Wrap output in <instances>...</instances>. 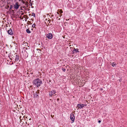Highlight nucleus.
I'll list each match as a JSON object with an SVG mask.
<instances>
[{
  "instance_id": "f257e3e1",
  "label": "nucleus",
  "mask_w": 127,
  "mask_h": 127,
  "mask_svg": "<svg viewBox=\"0 0 127 127\" xmlns=\"http://www.w3.org/2000/svg\"><path fill=\"white\" fill-rule=\"evenodd\" d=\"M33 84L36 86L37 87L40 86L42 83V81L40 79L37 78L34 80L33 82Z\"/></svg>"
},
{
  "instance_id": "f03ea898",
  "label": "nucleus",
  "mask_w": 127,
  "mask_h": 127,
  "mask_svg": "<svg viewBox=\"0 0 127 127\" xmlns=\"http://www.w3.org/2000/svg\"><path fill=\"white\" fill-rule=\"evenodd\" d=\"M56 93V92L55 90H52L50 92H49V95H50V98H51V97H52V96H54L55 95H57L55 94V95H54V94H55Z\"/></svg>"
},
{
  "instance_id": "7ed1b4c3",
  "label": "nucleus",
  "mask_w": 127,
  "mask_h": 127,
  "mask_svg": "<svg viewBox=\"0 0 127 127\" xmlns=\"http://www.w3.org/2000/svg\"><path fill=\"white\" fill-rule=\"evenodd\" d=\"M20 6V5L19 4V3L18 2H16L15 4H13V7L16 10H17Z\"/></svg>"
},
{
  "instance_id": "20e7f679",
  "label": "nucleus",
  "mask_w": 127,
  "mask_h": 127,
  "mask_svg": "<svg viewBox=\"0 0 127 127\" xmlns=\"http://www.w3.org/2000/svg\"><path fill=\"white\" fill-rule=\"evenodd\" d=\"M70 118L72 121L71 123H73L75 120V117L73 114L71 113L70 114Z\"/></svg>"
},
{
  "instance_id": "39448f33",
  "label": "nucleus",
  "mask_w": 127,
  "mask_h": 127,
  "mask_svg": "<svg viewBox=\"0 0 127 127\" xmlns=\"http://www.w3.org/2000/svg\"><path fill=\"white\" fill-rule=\"evenodd\" d=\"M39 92V90H38L36 92H35V93H33L34 96L35 97L37 98L38 97Z\"/></svg>"
},
{
  "instance_id": "423d86ee",
  "label": "nucleus",
  "mask_w": 127,
  "mask_h": 127,
  "mask_svg": "<svg viewBox=\"0 0 127 127\" xmlns=\"http://www.w3.org/2000/svg\"><path fill=\"white\" fill-rule=\"evenodd\" d=\"M46 36L47 38L50 39H52L53 38L52 34L51 33H49L46 34Z\"/></svg>"
},
{
  "instance_id": "0eeeda50",
  "label": "nucleus",
  "mask_w": 127,
  "mask_h": 127,
  "mask_svg": "<svg viewBox=\"0 0 127 127\" xmlns=\"http://www.w3.org/2000/svg\"><path fill=\"white\" fill-rule=\"evenodd\" d=\"M86 105H85L83 104H79L77 105V107L78 108V109L79 108H83L84 106H86Z\"/></svg>"
},
{
  "instance_id": "6e6552de",
  "label": "nucleus",
  "mask_w": 127,
  "mask_h": 127,
  "mask_svg": "<svg viewBox=\"0 0 127 127\" xmlns=\"http://www.w3.org/2000/svg\"><path fill=\"white\" fill-rule=\"evenodd\" d=\"M16 53L14 54V56H15V62L17 61L19 59V57Z\"/></svg>"
},
{
  "instance_id": "1a4fd4ad",
  "label": "nucleus",
  "mask_w": 127,
  "mask_h": 127,
  "mask_svg": "<svg viewBox=\"0 0 127 127\" xmlns=\"http://www.w3.org/2000/svg\"><path fill=\"white\" fill-rule=\"evenodd\" d=\"M8 33L10 35H12L13 34V32L12 29H10L8 31Z\"/></svg>"
},
{
  "instance_id": "9d476101",
  "label": "nucleus",
  "mask_w": 127,
  "mask_h": 127,
  "mask_svg": "<svg viewBox=\"0 0 127 127\" xmlns=\"http://www.w3.org/2000/svg\"><path fill=\"white\" fill-rule=\"evenodd\" d=\"M73 51L74 52H73V53H77L79 52L78 49H75L74 48Z\"/></svg>"
},
{
  "instance_id": "9b49d317",
  "label": "nucleus",
  "mask_w": 127,
  "mask_h": 127,
  "mask_svg": "<svg viewBox=\"0 0 127 127\" xmlns=\"http://www.w3.org/2000/svg\"><path fill=\"white\" fill-rule=\"evenodd\" d=\"M26 32L28 33H30L31 32V31L29 29H27L26 30Z\"/></svg>"
},
{
  "instance_id": "f8f14e48",
  "label": "nucleus",
  "mask_w": 127,
  "mask_h": 127,
  "mask_svg": "<svg viewBox=\"0 0 127 127\" xmlns=\"http://www.w3.org/2000/svg\"><path fill=\"white\" fill-rule=\"evenodd\" d=\"M32 16H33L34 17H35V14L33 13H32Z\"/></svg>"
},
{
  "instance_id": "ddd939ff",
  "label": "nucleus",
  "mask_w": 127,
  "mask_h": 127,
  "mask_svg": "<svg viewBox=\"0 0 127 127\" xmlns=\"http://www.w3.org/2000/svg\"><path fill=\"white\" fill-rule=\"evenodd\" d=\"M112 64V66L114 67L115 65V64L114 63H113Z\"/></svg>"
},
{
  "instance_id": "4468645a",
  "label": "nucleus",
  "mask_w": 127,
  "mask_h": 127,
  "mask_svg": "<svg viewBox=\"0 0 127 127\" xmlns=\"http://www.w3.org/2000/svg\"><path fill=\"white\" fill-rule=\"evenodd\" d=\"M36 26V24H34L32 25V27L33 28H35Z\"/></svg>"
},
{
  "instance_id": "2eb2a0df",
  "label": "nucleus",
  "mask_w": 127,
  "mask_h": 127,
  "mask_svg": "<svg viewBox=\"0 0 127 127\" xmlns=\"http://www.w3.org/2000/svg\"><path fill=\"white\" fill-rule=\"evenodd\" d=\"M12 58H13V59H14L15 58V56H14V55H12Z\"/></svg>"
},
{
  "instance_id": "dca6fc26",
  "label": "nucleus",
  "mask_w": 127,
  "mask_h": 127,
  "mask_svg": "<svg viewBox=\"0 0 127 127\" xmlns=\"http://www.w3.org/2000/svg\"><path fill=\"white\" fill-rule=\"evenodd\" d=\"M21 2L23 4H25L26 5V3L24 1H23V0H22Z\"/></svg>"
},
{
  "instance_id": "f3484780",
  "label": "nucleus",
  "mask_w": 127,
  "mask_h": 127,
  "mask_svg": "<svg viewBox=\"0 0 127 127\" xmlns=\"http://www.w3.org/2000/svg\"><path fill=\"white\" fill-rule=\"evenodd\" d=\"M59 12H60V13H61L63 12V11L62 10H58V11H59Z\"/></svg>"
},
{
  "instance_id": "a211bd4d",
  "label": "nucleus",
  "mask_w": 127,
  "mask_h": 127,
  "mask_svg": "<svg viewBox=\"0 0 127 127\" xmlns=\"http://www.w3.org/2000/svg\"><path fill=\"white\" fill-rule=\"evenodd\" d=\"M12 7L13 6L12 5H10V9H11L12 8Z\"/></svg>"
},
{
  "instance_id": "6ab92c4d",
  "label": "nucleus",
  "mask_w": 127,
  "mask_h": 127,
  "mask_svg": "<svg viewBox=\"0 0 127 127\" xmlns=\"http://www.w3.org/2000/svg\"><path fill=\"white\" fill-rule=\"evenodd\" d=\"M28 56V55L27 54L26 55H25L24 57L25 58H26V57H27Z\"/></svg>"
},
{
  "instance_id": "aec40b11",
  "label": "nucleus",
  "mask_w": 127,
  "mask_h": 127,
  "mask_svg": "<svg viewBox=\"0 0 127 127\" xmlns=\"http://www.w3.org/2000/svg\"><path fill=\"white\" fill-rule=\"evenodd\" d=\"M57 101H59V98H58L57 99Z\"/></svg>"
},
{
  "instance_id": "412c9836",
  "label": "nucleus",
  "mask_w": 127,
  "mask_h": 127,
  "mask_svg": "<svg viewBox=\"0 0 127 127\" xmlns=\"http://www.w3.org/2000/svg\"><path fill=\"white\" fill-rule=\"evenodd\" d=\"M101 122V121L100 120H99L98 121V122L99 123H100Z\"/></svg>"
},
{
  "instance_id": "4be33fe9",
  "label": "nucleus",
  "mask_w": 127,
  "mask_h": 127,
  "mask_svg": "<svg viewBox=\"0 0 127 127\" xmlns=\"http://www.w3.org/2000/svg\"><path fill=\"white\" fill-rule=\"evenodd\" d=\"M62 15H60V16H59L60 17H61V16H62Z\"/></svg>"
},
{
  "instance_id": "5701e85b",
  "label": "nucleus",
  "mask_w": 127,
  "mask_h": 127,
  "mask_svg": "<svg viewBox=\"0 0 127 127\" xmlns=\"http://www.w3.org/2000/svg\"><path fill=\"white\" fill-rule=\"evenodd\" d=\"M63 70L64 71L65 70V69H63Z\"/></svg>"
},
{
  "instance_id": "b1692460",
  "label": "nucleus",
  "mask_w": 127,
  "mask_h": 127,
  "mask_svg": "<svg viewBox=\"0 0 127 127\" xmlns=\"http://www.w3.org/2000/svg\"><path fill=\"white\" fill-rule=\"evenodd\" d=\"M63 70L64 71L65 70V69H63Z\"/></svg>"
},
{
  "instance_id": "393cba45",
  "label": "nucleus",
  "mask_w": 127,
  "mask_h": 127,
  "mask_svg": "<svg viewBox=\"0 0 127 127\" xmlns=\"http://www.w3.org/2000/svg\"><path fill=\"white\" fill-rule=\"evenodd\" d=\"M58 12H57V13L58 14H59V13H58Z\"/></svg>"
},
{
  "instance_id": "a878e982",
  "label": "nucleus",
  "mask_w": 127,
  "mask_h": 127,
  "mask_svg": "<svg viewBox=\"0 0 127 127\" xmlns=\"http://www.w3.org/2000/svg\"><path fill=\"white\" fill-rule=\"evenodd\" d=\"M50 100H52L51 99H50Z\"/></svg>"
},
{
  "instance_id": "bb28decb",
  "label": "nucleus",
  "mask_w": 127,
  "mask_h": 127,
  "mask_svg": "<svg viewBox=\"0 0 127 127\" xmlns=\"http://www.w3.org/2000/svg\"><path fill=\"white\" fill-rule=\"evenodd\" d=\"M21 116H20L19 117V118L20 119L21 118Z\"/></svg>"
},
{
  "instance_id": "cd10ccee",
  "label": "nucleus",
  "mask_w": 127,
  "mask_h": 127,
  "mask_svg": "<svg viewBox=\"0 0 127 127\" xmlns=\"http://www.w3.org/2000/svg\"><path fill=\"white\" fill-rule=\"evenodd\" d=\"M103 90L102 89H101V90Z\"/></svg>"
},
{
  "instance_id": "c85d7f7f",
  "label": "nucleus",
  "mask_w": 127,
  "mask_h": 127,
  "mask_svg": "<svg viewBox=\"0 0 127 127\" xmlns=\"http://www.w3.org/2000/svg\"><path fill=\"white\" fill-rule=\"evenodd\" d=\"M25 53H26V54L27 53L26 52H25Z\"/></svg>"
},
{
  "instance_id": "c756f323",
  "label": "nucleus",
  "mask_w": 127,
  "mask_h": 127,
  "mask_svg": "<svg viewBox=\"0 0 127 127\" xmlns=\"http://www.w3.org/2000/svg\"><path fill=\"white\" fill-rule=\"evenodd\" d=\"M48 21H49V20H48Z\"/></svg>"
},
{
  "instance_id": "7c9ffc66",
  "label": "nucleus",
  "mask_w": 127,
  "mask_h": 127,
  "mask_svg": "<svg viewBox=\"0 0 127 127\" xmlns=\"http://www.w3.org/2000/svg\"><path fill=\"white\" fill-rule=\"evenodd\" d=\"M59 20H60V18H59Z\"/></svg>"
}]
</instances>
